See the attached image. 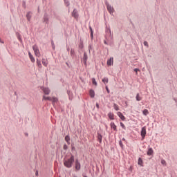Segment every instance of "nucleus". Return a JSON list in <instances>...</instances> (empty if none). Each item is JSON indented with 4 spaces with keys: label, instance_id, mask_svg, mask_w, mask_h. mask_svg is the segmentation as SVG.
<instances>
[{
    "label": "nucleus",
    "instance_id": "f257e3e1",
    "mask_svg": "<svg viewBox=\"0 0 177 177\" xmlns=\"http://www.w3.org/2000/svg\"><path fill=\"white\" fill-rule=\"evenodd\" d=\"M105 32V40H104V45H109V46H113V45H114V41H113V36L111 34V29H110V28H107L106 26Z\"/></svg>",
    "mask_w": 177,
    "mask_h": 177
},
{
    "label": "nucleus",
    "instance_id": "f03ea898",
    "mask_svg": "<svg viewBox=\"0 0 177 177\" xmlns=\"http://www.w3.org/2000/svg\"><path fill=\"white\" fill-rule=\"evenodd\" d=\"M75 161V157L74 155L71 154L70 158H64L63 160L64 165L66 168H73V165H74V162Z\"/></svg>",
    "mask_w": 177,
    "mask_h": 177
},
{
    "label": "nucleus",
    "instance_id": "7ed1b4c3",
    "mask_svg": "<svg viewBox=\"0 0 177 177\" xmlns=\"http://www.w3.org/2000/svg\"><path fill=\"white\" fill-rule=\"evenodd\" d=\"M104 3H105L107 10H108V12H109L110 15H113V13H114V8H113V6H111L109 3V1H107V0H105Z\"/></svg>",
    "mask_w": 177,
    "mask_h": 177
},
{
    "label": "nucleus",
    "instance_id": "20e7f679",
    "mask_svg": "<svg viewBox=\"0 0 177 177\" xmlns=\"http://www.w3.org/2000/svg\"><path fill=\"white\" fill-rule=\"evenodd\" d=\"M32 49L34 50L35 56H37V57H39V56H41V53H39V48H38V46H37V44H35L32 46Z\"/></svg>",
    "mask_w": 177,
    "mask_h": 177
},
{
    "label": "nucleus",
    "instance_id": "39448f33",
    "mask_svg": "<svg viewBox=\"0 0 177 177\" xmlns=\"http://www.w3.org/2000/svg\"><path fill=\"white\" fill-rule=\"evenodd\" d=\"M75 171H80L81 170V162H80V160L78 158L75 160Z\"/></svg>",
    "mask_w": 177,
    "mask_h": 177
},
{
    "label": "nucleus",
    "instance_id": "423d86ee",
    "mask_svg": "<svg viewBox=\"0 0 177 177\" xmlns=\"http://www.w3.org/2000/svg\"><path fill=\"white\" fill-rule=\"evenodd\" d=\"M49 15L48 13H44V17H43V23H46V24H49Z\"/></svg>",
    "mask_w": 177,
    "mask_h": 177
},
{
    "label": "nucleus",
    "instance_id": "0eeeda50",
    "mask_svg": "<svg viewBox=\"0 0 177 177\" xmlns=\"http://www.w3.org/2000/svg\"><path fill=\"white\" fill-rule=\"evenodd\" d=\"M142 140H144L145 138H146V127H144L141 129V132H140Z\"/></svg>",
    "mask_w": 177,
    "mask_h": 177
},
{
    "label": "nucleus",
    "instance_id": "6e6552de",
    "mask_svg": "<svg viewBox=\"0 0 177 177\" xmlns=\"http://www.w3.org/2000/svg\"><path fill=\"white\" fill-rule=\"evenodd\" d=\"M72 17H74V19H78V17H80V15L76 8L73 9V11L72 12Z\"/></svg>",
    "mask_w": 177,
    "mask_h": 177
},
{
    "label": "nucleus",
    "instance_id": "1a4fd4ad",
    "mask_svg": "<svg viewBox=\"0 0 177 177\" xmlns=\"http://www.w3.org/2000/svg\"><path fill=\"white\" fill-rule=\"evenodd\" d=\"M26 17L28 21L30 22L31 17H32V12H31V11L28 12L26 15Z\"/></svg>",
    "mask_w": 177,
    "mask_h": 177
},
{
    "label": "nucleus",
    "instance_id": "9d476101",
    "mask_svg": "<svg viewBox=\"0 0 177 177\" xmlns=\"http://www.w3.org/2000/svg\"><path fill=\"white\" fill-rule=\"evenodd\" d=\"M82 60L84 66H86V62H88V54H86V52L84 53Z\"/></svg>",
    "mask_w": 177,
    "mask_h": 177
},
{
    "label": "nucleus",
    "instance_id": "9b49d317",
    "mask_svg": "<svg viewBox=\"0 0 177 177\" xmlns=\"http://www.w3.org/2000/svg\"><path fill=\"white\" fill-rule=\"evenodd\" d=\"M44 95H49V93H50V90L49 89V88H46V87H43L41 88Z\"/></svg>",
    "mask_w": 177,
    "mask_h": 177
},
{
    "label": "nucleus",
    "instance_id": "f8f14e48",
    "mask_svg": "<svg viewBox=\"0 0 177 177\" xmlns=\"http://www.w3.org/2000/svg\"><path fill=\"white\" fill-rule=\"evenodd\" d=\"M147 156H153L154 154V151L153 150V148H149L147 152Z\"/></svg>",
    "mask_w": 177,
    "mask_h": 177
},
{
    "label": "nucleus",
    "instance_id": "ddd939ff",
    "mask_svg": "<svg viewBox=\"0 0 177 177\" xmlns=\"http://www.w3.org/2000/svg\"><path fill=\"white\" fill-rule=\"evenodd\" d=\"M97 141L99 142V143H102L103 136H102V134H100V133H97Z\"/></svg>",
    "mask_w": 177,
    "mask_h": 177
},
{
    "label": "nucleus",
    "instance_id": "4468645a",
    "mask_svg": "<svg viewBox=\"0 0 177 177\" xmlns=\"http://www.w3.org/2000/svg\"><path fill=\"white\" fill-rule=\"evenodd\" d=\"M113 57H111L109 59H108L106 62L107 66H113Z\"/></svg>",
    "mask_w": 177,
    "mask_h": 177
},
{
    "label": "nucleus",
    "instance_id": "2eb2a0df",
    "mask_svg": "<svg viewBox=\"0 0 177 177\" xmlns=\"http://www.w3.org/2000/svg\"><path fill=\"white\" fill-rule=\"evenodd\" d=\"M118 117L120 118V120H122V121H125V116H124V115L122 114V113L121 112H118Z\"/></svg>",
    "mask_w": 177,
    "mask_h": 177
},
{
    "label": "nucleus",
    "instance_id": "dca6fc26",
    "mask_svg": "<svg viewBox=\"0 0 177 177\" xmlns=\"http://www.w3.org/2000/svg\"><path fill=\"white\" fill-rule=\"evenodd\" d=\"M79 49H84V40L82 39H80V43H79Z\"/></svg>",
    "mask_w": 177,
    "mask_h": 177
},
{
    "label": "nucleus",
    "instance_id": "f3484780",
    "mask_svg": "<svg viewBox=\"0 0 177 177\" xmlns=\"http://www.w3.org/2000/svg\"><path fill=\"white\" fill-rule=\"evenodd\" d=\"M28 56L32 63H35V58H34V56H32V54H31V53L28 52Z\"/></svg>",
    "mask_w": 177,
    "mask_h": 177
},
{
    "label": "nucleus",
    "instance_id": "a211bd4d",
    "mask_svg": "<svg viewBox=\"0 0 177 177\" xmlns=\"http://www.w3.org/2000/svg\"><path fill=\"white\" fill-rule=\"evenodd\" d=\"M111 129H113V131H117V126L115 125V124L114 123V122H111Z\"/></svg>",
    "mask_w": 177,
    "mask_h": 177
},
{
    "label": "nucleus",
    "instance_id": "6ab92c4d",
    "mask_svg": "<svg viewBox=\"0 0 177 177\" xmlns=\"http://www.w3.org/2000/svg\"><path fill=\"white\" fill-rule=\"evenodd\" d=\"M17 38L21 42V44H23V39H21V35L19 32H16Z\"/></svg>",
    "mask_w": 177,
    "mask_h": 177
},
{
    "label": "nucleus",
    "instance_id": "aec40b11",
    "mask_svg": "<svg viewBox=\"0 0 177 177\" xmlns=\"http://www.w3.org/2000/svg\"><path fill=\"white\" fill-rule=\"evenodd\" d=\"M89 95H90V97L91 98L95 97V91L93 89H90Z\"/></svg>",
    "mask_w": 177,
    "mask_h": 177
},
{
    "label": "nucleus",
    "instance_id": "412c9836",
    "mask_svg": "<svg viewBox=\"0 0 177 177\" xmlns=\"http://www.w3.org/2000/svg\"><path fill=\"white\" fill-rule=\"evenodd\" d=\"M88 28H89L90 32H91V34H90L91 39H93V29H92V26H88Z\"/></svg>",
    "mask_w": 177,
    "mask_h": 177
},
{
    "label": "nucleus",
    "instance_id": "4be33fe9",
    "mask_svg": "<svg viewBox=\"0 0 177 177\" xmlns=\"http://www.w3.org/2000/svg\"><path fill=\"white\" fill-rule=\"evenodd\" d=\"M108 117H109V120H114V113L109 112L108 113Z\"/></svg>",
    "mask_w": 177,
    "mask_h": 177
},
{
    "label": "nucleus",
    "instance_id": "5701e85b",
    "mask_svg": "<svg viewBox=\"0 0 177 177\" xmlns=\"http://www.w3.org/2000/svg\"><path fill=\"white\" fill-rule=\"evenodd\" d=\"M37 66L39 67V68H42V64H41V60L37 59Z\"/></svg>",
    "mask_w": 177,
    "mask_h": 177
},
{
    "label": "nucleus",
    "instance_id": "b1692460",
    "mask_svg": "<svg viewBox=\"0 0 177 177\" xmlns=\"http://www.w3.org/2000/svg\"><path fill=\"white\" fill-rule=\"evenodd\" d=\"M42 64L45 67H48V60H46V59H42Z\"/></svg>",
    "mask_w": 177,
    "mask_h": 177
},
{
    "label": "nucleus",
    "instance_id": "393cba45",
    "mask_svg": "<svg viewBox=\"0 0 177 177\" xmlns=\"http://www.w3.org/2000/svg\"><path fill=\"white\" fill-rule=\"evenodd\" d=\"M138 164L140 165V167H143V160H142V158H138Z\"/></svg>",
    "mask_w": 177,
    "mask_h": 177
},
{
    "label": "nucleus",
    "instance_id": "a878e982",
    "mask_svg": "<svg viewBox=\"0 0 177 177\" xmlns=\"http://www.w3.org/2000/svg\"><path fill=\"white\" fill-rule=\"evenodd\" d=\"M43 100H48L49 102H52V97L44 95Z\"/></svg>",
    "mask_w": 177,
    "mask_h": 177
},
{
    "label": "nucleus",
    "instance_id": "bb28decb",
    "mask_svg": "<svg viewBox=\"0 0 177 177\" xmlns=\"http://www.w3.org/2000/svg\"><path fill=\"white\" fill-rule=\"evenodd\" d=\"M65 140L66 141L68 145H70V140H71L70 136H65Z\"/></svg>",
    "mask_w": 177,
    "mask_h": 177
},
{
    "label": "nucleus",
    "instance_id": "cd10ccee",
    "mask_svg": "<svg viewBox=\"0 0 177 177\" xmlns=\"http://www.w3.org/2000/svg\"><path fill=\"white\" fill-rule=\"evenodd\" d=\"M92 83H93V85L97 86V82H96V79L95 77L92 78Z\"/></svg>",
    "mask_w": 177,
    "mask_h": 177
},
{
    "label": "nucleus",
    "instance_id": "c85d7f7f",
    "mask_svg": "<svg viewBox=\"0 0 177 177\" xmlns=\"http://www.w3.org/2000/svg\"><path fill=\"white\" fill-rule=\"evenodd\" d=\"M136 99L137 102H140V100H142V97H140L139 95V93H137V95L136 96Z\"/></svg>",
    "mask_w": 177,
    "mask_h": 177
},
{
    "label": "nucleus",
    "instance_id": "c756f323",
    "mask_svg": "<svg viewBox=\"0 0 177 177\" xmlns=\"http://www.w3.org/2000/svg\"><path fill=\"white\" fill-rule=\"evenodd\" d=\"M102 82H103L104 84H109V78H108V77H104V78L102 79Z\"/></svg>",
    "mask_w": 177,
    "mask_h": 177
},
{
    "label": "nucleus",
    "instance_id": "7c9ffc66",
    "mask_svg": "<svg viewBox=\"0 0 177 177\" xmlns=\"http://www.w3.org/2000/svg\"><path fill=\"white\" fill-rule=\"evenodd\" d=\"M71 56H72V57H74V56H75V51H74V49L73 48L71 49Z\"/></svg>",
    "mask_w": 177,
    "mask_h": 177
},
{
    "label": "nucleus",
    "instance_id": "2f4dec72",
    "mask_svg": "<svg viewBox=\"0 0 177 177\" xmlns=\"http://www.w3.org/2000/svg\"><path fill=\"white\" fill-rule=\"evenodd\" d=\"M113 109L115 110V111H118V110H120V108L118 107V105H117V104H113Z\"/></svg>",
    "mask_w": 177,
    "mask_h": 177
},
{
    "label": "nucleus",
    "instance_id": "473e14b6",
    "mask_svg": "<svg viewBox=\"0 0 177 177\" xmlns=\"http://www.w3.org/2000/svg\"><path fill=\"white\" fill-rule=\"evenodd\" d=\"M50 41H51V46H52L53 50H55V42L53 41V39H50Z\"/></svg>",
    "mask_w": 177,
    "mask_h": 177
},
{
    "label": "nucleus",
    "instance_id": "72a5a7b5",
    "mask_svg": "<svg viewBox=\"0 0 177 177\" xmlns=\"http://www.w3.org/2000/svg\"><path fill=\"white\" fill-rule=\"evenodd\" d=\"M142 114H144V115H147L149 114V110L147 109H144L142 111Z\"/></svg>",
    "mask_w": 177,
    "mask_h": 177
},
{
    "label": "nucleus",
    "instance_id": "f704fd0d",
    "mask_svg": "<svg viewBox=\"0 0 177 177\" xmlns=\"http://www.w3.org/2000/svg\"><path fill=\"white\" fill-rule=\"evenodd\" d=\"M92 49H93V46H92V44H89L88 45V53H91V50H92Z\"/></svg>",
    "mask_w": 177,
    "mask_h": 177
},
{
    "label": "nucleus",
    "instance_id": "c9c22d12",
    "mask_svg": "<svg viewBox=\"0 0 177 177\" xmlns=\"http://www.w3.org/2000/svg\"><path fill=\"white\" fill-rule=\"evenodd\" d=\"M120 127H122V129H124V131L127 129V127H125V124L122 123V122H120Z\"/></svg>",
    "mask_w": 177,
    "mask_h": 177
},
{
    "label": "nucleus",
    "instance_id": "e433bc0d",
    "mask_svg": "<svg viewBox=\"0 0 177 177\" xmlns=\"http://www.w3.org/2000/svg\"><path fill=\"white\" fill-rule=\"evenodd\" d=\"M66 6H70V1L68 0H64Z\"/></svg>",
    "mask_w": 177,
    "mask_h": 177
},
{
    "label": "nucleus",
    "instance_id": "4c0bfd02",
    "mask_svg": "<svg viewBox=\"0 0 177 177\" xmlns=\"http://www.w3.org/2000/svg\"><path fill=\"white\" fill-rule=\"evenodd\" d=\"M58 100H59L57 99V97H53L52 98L53 103H56V102H57Z\"/></svg>",
    "mask_w": 177,
    "mask_h": 177
},
{
    "label": "nucleus",
    "instance_id": "58836bf2",
    "mask_svg": "<svg viewBox=\"0 0 177 177\" xmlns=\"http://www.w3.org/2000/svg\"><path fill=\"white\" fill-rule=\"evenodd\" d=\"M119 146H120L121 149H124V144H122V141H119Z\"/></svg>",
    "mask_w": 177,
    "mask_h": 177
},
{
    "label": "nucleus",
    "instance_id": "ea45409f",
    "mask_svg": "<svg viewBox=\"0 0 177 177\" xmlns=\"http://www.w3.org/2000/svg\"><path fill=\"white\" fill-rule=\"evenodd\" d=\"M22 6L24 9H26V8H27V6H26V1H22Z\"/></svg>",
    "mask_w": 177,
    "mask_h": 177
},
{
    "label": "nucleus",
    "instance_id": "a19ab883",
    "mask_svg": "<svg viewBox=\"0 0 177 177\" xmlns=\"http://www.w3.org/2000/svg\"><path fill=\"white\" fill-rule=\"evenodd\" d=\"M71 150L72 151H75V147H74V144H71Z\"/></svg>",
    "mask_w": 177,
    "mask_h": 177
},
{
    "label": "nucleus",
    "instance_id": "79ce46f5",
    "mask_svg": "<svg viewBox=\"0 0 177 177\" xmlns=\"http://www.w3.org/2000/svg\"><path fill=\"white\" fill-rule=\"evenodd\" d=\"M143 44L145 46H147V48H149V43L147 41H145Z\"/></svg>",
    "mask_w": 177,
    "mask_h": 177
},
{
    "label": "nucleus",
    "instance_id": "37998d69",
    "mask_svg": "<svg viewBox=\"0 0 177 177\" xmlns=\"http://www.w3.org/2000/svg\"><path fill=\"white\" fill-rule=\"evenodd\" d=\"M63 149H64V150H67V149H68V147L67 146V145L64 144Z\"/></svg>",
    "mask_w": 177,
    "mask_h": 177
},
{
    "label": "nucleus",
    "instance_id": "c03bdc74",
    "mask_svg": "<svg viewBox=\"0 0 177 177\" xmlns=\"http://www.w3.org/2000/svg\"><path fill=\"white\" fill-rule=\"evenodd\" d=\"M161 164H162V165H165L167 164V162H165V160H161Z\"/></svg>",
    "mask_w": 177,
    "mask_h": 177
},
{
    "label": "nucleus",
    "instance_id": "a18cd8bd",
    "mask_svg": "<svg viewBox=\"0 0 177 177\" xmlns=\"http://www.w3.org/2000/svg\"><path fill=\"white\" fill-rule=\"evenodd\" d=\"M105 89L107 91V93H110V90L109 89V86H106Z\"/></svg>",
    "mask_w": 177,
    "mask_h": 177
},
{
    "label": "nucleus",
    "instance_id": "49530a36",
    "mask_svg": "<svg viewBox=\"0 0 177 177\" xmlns=\"http://www.w3.org/2000/svg\"><path fill=\"white\" fill-rule=\"evenodd\" d=\"M134 71H135V73H136V74H138V71H140V70L139 68H136L134 69Z\"/></svg>",
    "mask_w": 177,
    "mask_h": 177
},
{
    "label": "nucleus",
    "instance_id": "de8ad7c7",
    "mask_svg": "<svg viewBox=\"0 0 177 177\" xmlns=\"http://www.w3.org/2000/svg\"><path fill=\"white\" fill-rule=\"evenodd\" d=\"M95 106H96L97 109H100L99 103H96Z\"/></svg>",
    "mask_w": 177,
    "mask_h": 177
},
{
    "label": "nucleus",
    "instance_id": "09e8293b",
    "mask_svg": "<svg viewBox=\"0 0 177 177\" xmlns=\"http://www.w3.org/2000/svg\"><path fill=\"white\" fill-rule=\"evenodd\" d=\"M66 50L67 52H70V47H67Z\"/></svg>",
    "mask_w": 177,
    "mask_h": 177
},
{
    "label": "nucleus",
    "instance_id": "8fccbe9b",
    "mask_svg": "<svg viewBox=\"0 0 177 177\" xmlns=\"http://www.w3.org/2000/svg\"><path fill=\"white\" fill-rule=\"evenodd\" d=\"M66 64L67 67L70 68V64H68V62H66Z\"/></svg>",
    "mask_w": 177,
    "mask_h": 177
},
{
    "label": "nucleus",
    "instance_id": "3c124183",
    "mask_svg": "<svg viewBox=\"0 0 177 177\" xmlns=\"http://www.w3.org/2000/svg\"><path fill=\"white\" fill-rule=\"evenodd\" d=\"M35 175H36V176H38V171H36Z\"/></svg>",
    "mask_w": 177,
    "mask_h": 177
},
{
    "label": "nucleus",
    "instance_id": "603ef678",
    "mask_svg": "<svg viewBox=\"0 0 177 177\" xmlns=\"http://www.w3.org/2000/svg\"><path fill=\"white\" fill-rule=\"evenodd\" d=\"M15 95L17 96V92H16V91L15 92Z\"/></svg>",
    "mask_w": 177,
    "mask_h": 177
},
{
    "label": "nucleus",
    "instance_id": "864d4df0",
    "mask_svg": "<svg viewBox=\"0 0 177 177\" xmlns=\"http://www.w3.org/2000/svg\"><path fill=\"white\" fill-rule=\"evenodd\" d=\"M0 42H1V44H3V41H1V39H0Z\"/></svg>",
    "mask_w": 177,
    "mask_h": 177
},
{
    "label": "nucleus",
    "instance_id": "5fc2aeb1",
    "mask_svg": "<svg viewBox=\"0 0 177 177\" xmlns=\"http://www.w3.org/2000/svg\"><path fill=\"white\" fill-rule=\"evenodd\" d=\"M25 135H26V136H28V133H25Z\"/></svg>",
    "mask_w": 177,
    "mask_h": 177
},
{
    "label": "nucleus",
    "instance_id": "6e6d98bb",
    "mask_svg": "<svg viewBox=\"0 0 177 177\" xmlns=\"http://www.w3.org/2000/svg\"><path fill=\"white\" fill-rule=\"evenodd\" d=\"M122 140H123L124 142H125V138H122Z\"/></svg>",
    "mask_w": 177,
    "mask_h": 177
},
{
    "label": "nucleus",
    "instance_id": "4d7b16f0",
    "mask_svg": "<svg viewBox=\"0 0 177 177\" xmlns=\"http://www.w3.org/2000/svg\"><path fill=\"white\" fill-rule=\"evenodd\" d=\"M131 169H132V167H130L129 171H131Z\"/></svg>",
    "mask_w": 177,
    "mask_h": 177
},
{
    "label": "nucleus",
    "instance_id": "13d9d810",
    "mask_svg": "<svg viewBox=\"0 0 177 177\" xmlns=\"http://www.w3.org/2000/svg\"><path fill=\"white\" fill-rule=\"evenodd\" d=\"M82 176H83V177H88L87 176H85V175H84V174H82Z\"/></svg>",
    "mask_w": 177,
    "mask_h": 177
},
{
    "label": "nucleus",
    "instance_id": "bf43d9fd",
    "mask_svg": "<svg viewBox=\"0 0 177 177\" xmlns=\"http://www.w3.org/2000/svg\"><path fill=\"white\" fill-rule=\"evenodd\" d=\"M67 93H68V95H70V91H67Z\"/></svg>",
    "mask_w": 177,
    "mask_h": 177
},
{
    "label": "nucleus",
    "instance_id": "052dcab7",
    "mask_svg": "<svg viewBox=\"0 0 177 177\" xmlns=\"http://www.w3.org/2000/svg\"><path fill=\"white\" fill-rule=\"evenodd\" d=\"M125 104H127V106H128V103L127 102H125Z\"/></svg>",
    "mask_w": 177,
    "mask_h": 177
},
{
    "label": "nucleus",
    "instance_id": "680f3d73",
    "mask_svg": "<svg viewBox=\"0 0 177 177\" xmlns=\"http://www.w3.org/2000/svg\"><path fill=\"white\" fill-rule=\"evenodd\" d=\"M132 24L133 27H135V25L133 24Z\"/></svg>",
    "mask_w": 177,
    "mask_h": 177
}]
</instances>
